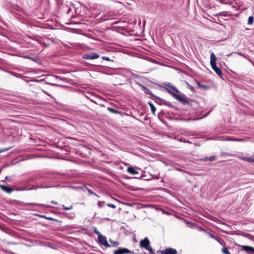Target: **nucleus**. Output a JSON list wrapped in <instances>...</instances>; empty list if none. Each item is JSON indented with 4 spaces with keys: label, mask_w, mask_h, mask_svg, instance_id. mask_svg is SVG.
Segmentation results:
<instances>
[{
    "label": "nucleus",
    "mask_w": 254,
    "mask_h": 254,
    "mask_svg": "<svg viewBox=\"0 0 254 254\" xmlns=\"http://www.w3.org/2000/svg\"><path fill=\"white\" fill-rule=\"evenodd\" d=\"M246 139L244 138H237L236 141H240V142H245L246 141Z\"/></svg>",
    "instance_id": "c756f323"
},
{
    "label": "nucleus",
    "mask_w": 254,
    "mask_h": 254,
    "mask_svg": "<svg viewBox=\"0 0 254 254\" xmlns=\"http://www.w3.org/2000/svg\"><path fill=\"white\" fill-rule=\"evenodd\" d=\"M86 190H87V191L89 192V193H90V194L93 193V192L92 191V190H90V189L86 188Z\"/></svg>",
    "instance_id": "f704fd0d"
},
{
    "label": "nucleus",
    "mask_w": 254,
    "mask_h": 254,
    "mask_svg": "<svg viewBox=\"0 0 254 254\" xmlns=\"http://www.w3.org/2000/svg\"><path fill=\"white\" fill-rule=\"evenodd\" d=\"M221 141H226V136H220L216 139Z\"/></svg>",
    "instance_id": "4be33fe9"
},
{
    "label": "nucleus",
    "mask_w": 254,
    "mask_h": 254,
    "mask_svg": "<svg viewBox=\"0 0 254 254\" xmlns=\"http://www.w3.org/2000/svg\"><path fill=\"white\" fill-rule=\"evenodd\" d=\"M149 244L150 242L147 238H145L144 239L141 240L140 242V247L148 250L150 253H152V249L149 246Z\"/></svg>",
    "instance_id": "7ed1b4c3"
},
{
    "label": "nucleus",
    "mask_w": 254,
    "mask_h": 254,
    "mask_svg": "<svg viewBox=\"0 0 254 254\" xmlns=\"http://www.w3.org/2000/svg\"><path fill=\"white\" fill-rule=\"evenodd\" d=\"M238 54H239V55H241V56H244L245 58H247V57H246V56H244V55H243L242 53H239V52H238Z\"/></svg>",
    "instance_id": "e433bc0d"
},
{
    "label": "nucleus",
    "mask_w": 254,
    "mask_h": 254,
    "mask_svg": "<svg viewBox=\"0 0 254 254\" xmlns=\"http://www.w3.org/2000/svg\"><path fill=\"white\" fill-rule=\"evenodd\" d=\"M105 203L104 202H102V201H98V205L99 206V207H101V206H103V204Z\"/></svg>",
    "instance_id": "c85d7f7f"
},
{
    "label": "nucleus",
    "mask_w": 254,
    "mask_h": 254,
    "mask_svg": "<svg viewBox=\"0 0 254 254\" xmlns=\"http://www.w3.org/2000/svg\"><path fill=\"white\" fill-rule=\"evenodd\" d=\"M51 203H53V204H58V202L55 201H54V200H52L51 201Z\"/></svg>",
    "instance_id": "c9c22d12"
},
{
    "label": "nucleus",
    "mask_w": 254,
    "mask_h": 254,
    "mask_svg": "<svg viewBox=\"0 0 254 254\" xmlns=\"http://www.w3.org/2000/svg\"><path fill=\"white\" fill-rule=\"evenodd\" d=\"M127 171L128 173L132 175H136L138 174V172L137 171L135 170L134 168L131 166L128 167Z\"/></svg>",
    "instance_id": "4468645a"
},
{
    "label": "nucleus",
    "mask_w": 254,
    "mask_h": 254,
    "mask_svg": "<svg viewBox=\"0 0 254 254\" xmlns=\"http://www.w3.org/2000/svg\"><path fill=\"white\" fill-rule=\"evenodd\" d=\"M131 74H132L133 77H135L136 78H138L140 77V76L139 75H138V74H136L134 73L133 72H131Z\"/></svg>",
    "instance_id": "cd10ccee"
},
{
    "label": "nucleus",
    "mask_w": 254,
    "mask_h": 254,
    "mask_svg": "<svg viewBox=\"0 0 254 254\" xmlns=\"http://www.w3.org/2000/svg\"><path fill=\"white\" fill-rule=\"evenodd\" d=\"M163 213L167 215H173L175 213V211L171 209L163 210Z\"/></svg>",
    "instance_id": "dca6fc26"
},
{
    "label": "nucleus",
    "mask_w": 254,
    "mask_h": 254,
    "mask_svg": "<svg viewBox=\"0 0 254 254\" xmlns=\"http://www.w3.org/2000/svg\"><path fill=\"white\" fill-rule=\"evenodd\" d=\"M94 218V220L91 219V220H90V221H99V220H100L99 219V220L98 219V217H96V214H95L94 215V216H93V218Z\"/></svg>",
    "instance_id": "a878e982"
},
{
    "label": "nucleus",
    "mask_w": 254,
    "mask_h": 254,
    "mask_svg": "<svg viewBox=\"0 0 254 254\" xmlns=\"http://www.w3.org/2000/svg\"><path fill=\"white\" fill-rule=\"evenodd\" d=\"M237 138L234 136H226V141H236Z\"/></svg>",
    "instance_id": "6ab92c4d"
},
{
    "label": "nucleus",
    "mask_w": 254,
    "mask_h": 254,
    "mask_svg": "<svg viewBox=\"0 0 254 254\" xmlns=\"http://www.w3.org/2000/svg\"><path fill=\"white\" fill-rule=\"evenodd\" d=\"M29 58V59H31V60H33V61H34V59H33V58Z\"/></svg>",
    "instance_id": "a19ab883"
},
{
    "label": "nucleus",
    "mask_w": 254,
    "mask_h": 254,
    "mask_svg": "<svg viewBox=\"0 0 254 254\" xmlns=\"http://www.w3.org/2000/svg\"><path fill=\"white\" fill-rule=\"evenodd\" d=\"M175 169H176V170H177V171H180V172H182L184 171V170H182V169H180V168H177V167H176V168H175Z\"/></svg>",
    "instance_id": "473e14b6"
},
{
    "label": "nucleus",
    "mask_w": 254,
    "mask_h": 254,
    "mask_svg": "<svg viewBox=\"0 0 254 254\" xmlns=\"http://www.w3.org/2000/svg\"><path fill=\"white\" fill-rule=\"evenodd\" d=\"M50 187H52L51 186H49L48 185H45L44 183H43V184H41V185H39V186H33L32 187V188L31 189H33V190H35V189H37L38 188H42V189H45V188H50Z\"/></svg>",
    "instance_id": "9d476101"
},
{
    "label": "nucleus",
    "mask_w": 254,
    "mask_h": 254,
    "mask_svg": "<svg viewBox=\"0 0 254 254\" xmlns=\"http://www.w3.org/2000/svg\"><path fill=\"white\" fill-rule=\"evenodd\" d=\"M39 177H34L33 179H39Z\"/></svg>",
    "instance_id": "58836bf2"
},
{
    "label": "nucleus",
    "mask_w": 254,
    "mask_h": 254,
    "mask_svg": "<svg viewBox=\"0 0 254 254\" xmlns=\"http://www.w3.org/2000/svg\"><path fill=\"white\" fill-rule=\"evenodd\" d=\"M254 22V17L252 16H250L248 18V24H252Z\"/></svg>",
    "instance_id": "412c9836"
},
{
    "label": "nucleus",
    "mask_w": 254,
    "mask_h": 254,
    "mask_svg": "<svg viewBox=\"0 0 254 254\" xmlns=\"http://www.w3.org/2000/svg\"><path fill=\"white\" fill-rule=\"evenodd\" d=\"M63 207L64 210H69L72 208V205H70L69 207H66V206H64V205H63Z\"/></svg>",
    "instance_id": "393cba45"
},
{
    "label": "nucleus",
    "mask_w": 254,
    "mask_h": 254,
    "mask_svg": "<svg viewBox=\"0 0 254 254\" xmlns=\"http://www.w3.org/2000/svg\"><path fill=\"white\" fill-rule=\"evenodd\" d=\"M114 253V254H126L130 253V252L126 248H122L115 251Z\"/></svg>",
    "instance_id": "0eeeda50"
},
{
    "label": "nucleus",
    "mask_w": 254,
    "mask_h": 254,
    "mask_svg": "<svg viewBox=\"0 0 254 254\" xmlns=\"http://www.w3.org/2000/svg\"><path fill=\"white\" fill-rule=\"evenodd\" d=\"M94 231H95V232L97 234V233H100L99 231H98L97 230V229H94Z\"/></svg>",
    "instance_id": "4c0bfd02"
},
{
    "label": "nucleus",
    "mask_w": 254,
    "mask_h": 254,
    "mask_svg": "<svg viewBox=\"0 0 254 254\" xmlns=\"http://www.w3.org/2000/svg\"><path fill=\"white\" fill-rule=\"evenodd\" d=\"M159 100L161 102V103H160V105L164 104V105H166L168 107H170V108H173L174 107V105L171 103H170L169 101L164 100L162 99H161V100Z\"/></svg>",
    "instance_id": "ddd939ff"
},
{
    "label": "nucleus",
    "mask_w": 254,
    "mask_h": 254,
    "mask_svg": "<svg viewBox=\"0 0 254 254\" xmlns=\"http://www.w3.org/2000/svg\"><path fill=\"white\" fill-rule=\"evenodd\" d=\"M119 23V22H115L114 23V24H117V23Z\"/></svg>",
    "instance_id": "37998d69"
},
{
    "label": "nucleus",
    "mask_w": 254,
    "mask_h": 254,
    "mask_svg": "<svg viewBox=\"0 0 254 254\" xmlns=\"http://www.w3.org/2000/svg\"><path fill=\"white\" fill-rule=\"evenodd\" d=\"M98 237V241L100 244L104 245L106 247H109V244L108 243L106 238L101 235L100 233H97Z\"/></svg>",
    "instance_id": "20e7f679"
},
{
    "label": "nucleus",
    "mask_w": 254,
    "mask_h": 254,
    "mask_svg": "<svg viewBox=\"0 0 254 254\" xmlns=\"http://www.w3.org/2000/svg\"><path fill=\"white\" fill-rule=\"evenodd\" d=\"M163 84L164 86L162 87L164 88L167 92L175 99L183 104H188L187 98L185 95L181 96L177 94V93H179L180 91L174 85L170 82H164Z\"/></svg>",
    "instance_id": "f257e3e1"
},
{
    "label": "nucleus",
    "mask_w": 254,
    "mask_h": 254,
    "mask_svg": "<svg viewBox=\"0 0 254 254\" xmlns=\"http://www.w3.org/2000/svg\"><path fill=\"white\" fill-rule=\"evenodd\" d=\"M242 249L247 252H254V248L247 246H241Z\"/></svg>",
    "instance_id": "9b49d317"
},
{
    "label": "nucleus",
    "mask_w": 254,
    "mask_h": 254,
    "mask_svg": "<svg viewBox=\"0 0 254 254\" xmlns=\"http://www.w3.org/2000/svg\"><path fill=\"white\" fill-rule=\"evenodd\" d=\"M108 110L109 111H110V112L115 113V114H117V113H119V112L118 111H117L112 108H108Z\"/></svg>",
    "instance_id": "5701e85b"
},
{
    "label": "nucleus",
    "mask_w": 254,
    "mask_h": 254,
    "mask_svg": "<svg viewBox=\"0 0 254 254\" xmlns=\"http://www.w3.org/2000/svg\"><path fill=\"white\" fill-rule=\"evenodd\" d=\"M107 205L110 207H111V208H115L116 207V206L114 204H112V203H108L107 204Z\"/></svg>",
    "instance_id": "bb28decb"
},
{
    "label": "nucleus",
    "mask_w": 254,
    "mask_h": 254,
    "mask_svg": "<svg viewBox=\"0 0 254 254\" xmlns=\"http://www.w3.org/2000/svg\"><path fill=\"white\" fill-rule=\"evenodd\" d=\"M242 159L248 162L254 163V158L253 157H243L242 158Z\"/></svg>",
    "instance_id": "f3484780"
},
{
    "label": "nucleus",
    "mask_w": 254,
    "mask_h": 254,
    "mask_svg": "<svg viewBox=\"0 0 254 254\" xmlns=\"http://www.w3.org/2000/svg\"><path fill=\"white\" fill-rule=\"evenodd\" d=\"M100 57L99 55L96 53H91L90 54H84L83 58L85 60H94L98 59Z\"/></svg>",
    "instance_id": "39448f33"
},
{
    "label": "nucleus",
    "mask_w": 254,
    "mask_h": 254,
    "mask_svg": "<svg viewBox=\"0 0 254 254\" xmlns=\"http://www.w3.org/2000/svg\"><path fill=\"white\" fill-rule=\"evenodd\" d=\"M189 89L191 91H194V88L193 86H192L191 85H189Z\"/></svg>",
    "instance_id": "2f4dec72"
},
{
    "label": "nucleus",
    "mask_w": 254,
    "mask_h": 254,
    "mask_svg": "<svg viewBox=\"0 0 254 254\" xmlns=\"http://www.w3.org/2000/svg\"><path fill=\"white\" fill-rule=\"evenodd\" d=\"M196 82L198 86V87L201 89L206 90L209 88V86L207 85L202 84L200 82L197 81H196Z\"/></svg>",
    "instance_id": "f8f14e48"
},
{
    "label": "nucleus",
    "mask_w": 254,
    "mask_h": 254,
    "mask_svg": "<svg viewBox=\"0 0 254 254\" xmlns=\"http://www.w3.org/2000/svg\"><path fill=\"white\" fill-rule=\"evenodd\" d=\"M216 57L213 53L210 55V64L212 68L216 72V73L220 77L223 76L222 70L220 68L216 65Z\"/></svg>",
    "instance_id": "f03ea898"
},
{
    "label": "nucleus",
    "mask_w": 254,
    "mask_h": 254,
    "mask_svg": "<svg viewBox=\"0 0 254 254\" xmlns=\"http://www.w3.org/2000/svg\"><path fill=\"white\" fill-rule=\"evenodd\" d=\"M143 88L144 89V91L145 93V94H146L147 95H151L152 96L151 97L152 99H153V100H154V99L161 100L160 98L154 95L149 89L145 87V86H143Z\"/></svg>",
    "instance_id": "423d86ee"
},
{
    "label": "nucleus",
    "mask_w": 254,
    "mask_h": 254,
    "mask_svg": "<svg viewBox=\"0 0 254 254\" xmlns=\"http://www.w3.org/2000/svg\"><path fill=\"white\" fill-rule=\"evenodd\" d=\"M102 59L104 60H106V61H110L111 60L110 59V58L108 57H102Z\"/></svg>",
    "instance_id": "7c9ffc66"
},
{
    "label": "nucleus",
    "mask_w": 254,
    "mask_h": 254,
    "mask_svg": "<svg viewBox=\"0 0 254 254\" xmlns=\"http://www.w3.org/2000/svg\"><path fill=\"white\" fill-rule=\"evenodd\" d=\"M0 187L2 190L7 193H10L13 191V189L10 187L0 185Z\"/></svg>",
    "instance_id": "6e6552de"
},
{
    "label": "nucleus",
    "mask_w": 254,
    "mask_h": 254,
    "mask_svg": "<svg viewBox=\"0 0 254 254\" xmlns=\"http://www.w3.org/2000/svg\"><path fill=\"white\" fill-rule=\"evenodd\" d=\"M45 218H46V219H50V220H51V218L50 217H49V218L45 217Z\"/></svg>",
    "instance_id": "ea45409f"
},
{
    "label": "nucleus",
    "mask_w": 254,
    "mask_h": 254,
    "mask_svg": "<svg viewBox=\"0 0 254 254\" xmlns=\"http://www.w3.org/2000/svg\"><path fill=\"white\" fill-rule=\"evenodd\" d=\"M148 104L150 106L152 114L155 115V111L156 110L155 107L154 106V105L152 104L151 102H149Z\"/></svg>",
    "instance_id": "2eb2a0df"
},
{
    "label": "nucleus",
    "mask_w": 254,
    "mask_h": 254,
    "mask_svg": "<svg viewBox=\"0 0 254 254\" xmlns=\"http://www.w3.org/2000/svg\"><path fill=\"white\" fill-rule=\"evenodd\" d=\"M7 178H8V177L6 176V177H5V179H6V180H7Z\"/></svg>",
    "instance_id": "c03bdc74"
},
{
    "label": "nucleus",
    "mask_w": 254,
    "mask_h": 254,
    "mask_svg": "<svg viewBox=\"0 0 254 254\" xmlns=\"http://www.w3.org/2000/svg\"><path fill=\"white\" fill-rule=\"evenodd\" d=\"M15 204H16L19 206H24L25 205H30L31 204L30 203H24L23 202L18 201H15Z\"/></svg>",
    "instance_id": "a211bd4d"
},
{
    "label": "nucleus",
    "mask_w": 254,
    "mask_h": 254,
    "mask_svg": "<svg viewBox=\"0 0 254 254\" xmlns=\"http://www.w3.org/2000/svg\"><path fill=\"white\" fill-rule=\"evenodd\" d=\"M222 252L224 254H230V252L228 251L227 249L225 247H224L222 249Z\"/></svg>",
    "instance_id": "b1692460"
},
{
    "label": "nucleus",
    "mask_w": 254,
    "mask_h": 254,
    "mask_svg": "<svg viewBox=\"0 0 254 254\" xmlns=\"http://www.w3.org/2000/svg\"><path fill=\"white\" fill-rule=\"evenodd\" d=\"M180 140H181V141H183V142H184L190 143V141H186V140H184V139H183L182 138H181V139H180Z\"/></svg>",
    "instance_id": "72a5a7b5"
},
{
    "label": "nucleus",
    "mask_w": 254,
    "mask_h": 254,
    "mask_svg": "<svg viewBox=\"0 0 254 254\" xmlns=\"http://www.w3.org/2000/svg\"><path fill=\"white\" fill-rule=\"evenodd\" d=\"M215 159V156H211L209 157H205L203 160L205 161L208 160L209 161H213Z\"/></svg>",
    "instance_id": "aec40b11"
},
{
    "label": "nucleus",
    "mask_w": 254,
    "mask_h": 254,
    "mask_svg": "<svg viewBox=\"0 0 254 254\" xmlns=\"http://www.w3.org/2000/svg\"><path fill=\"white\" fill-rule=\"evenodd\" d=\"M177 251L175 249H173L172 248L167 249L163 252H162V254H176Z\"/></svg>",
    "instance_id": "1a4fd4ad"
},
{
    "label": "nucleus",
    "mask_w": 254,
    "mask_h": 254,
    "mask_svg": "<svg viewBox=\"0 0 254 254\" xmlns=\"http://www.w3.org/2000/svg\"><path fill=\"white\" fill-rule=\"evenodd\" d=\"M114 244H115V245H118V243H117V242H115V243H114Z\"/></svg>",
    "instance_id": "79ce46f5"
}]
</instances>
